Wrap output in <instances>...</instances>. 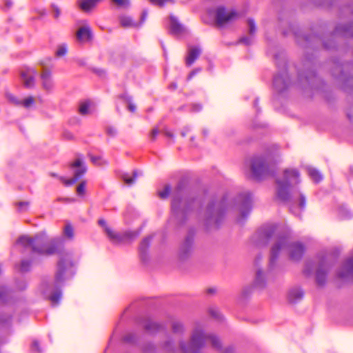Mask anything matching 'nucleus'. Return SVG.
<instances>
[{"label":"nucleus","mask_w":353,"mask_h":353,"mask_svg":"<svg viewBox=\"0 0 353 353\" xmlns=\"http://www.w3.org/2000/svg\"><path fill=\"white\" fill-rule=\"evenodd\" d=\"M276 230L274 225H265L252 237L257 246H265L274 239L270 252V265L273 266L279 254L285 252L292 261H299L305 252L304 245L300 242L292 241L288 234H276Z\"/></svg>","instance_id":"1"},{"label":"nucleus","mask_w":353,"mask_h":353,"mask_svg":"<svg viewBox=\"0 0 353 353\" xmlns=\"http://www.w3.org/2000/svg\"><path fill=\"white\" fill-rule=\"evenodd\" d=\"M201 205V199L188 194L185 191V183L180 181L172 192V219L176 224L182 225L185 223L188 213L200 208Z\"/></svg>","instance_id":"2"},{"label":"nucleus","mask_w":353,"mask_h":353,"mask_svg":"<svg viewBox=\"0 0 353 353\" xmlns=\"http://www.w3.org/2000/svg\"><path fill=\"white\" fill-rule=\"evenodd\" d=\"M207 343L210 344L212 349L221 351L222 343L219 337L205 332L202 325L196 324L192 330L189 343L181 341L179 348L182 353H205L203 349Z\"/></svg>","instance_id":"3"},{"label":"nucleus","mask_w":353,"mask_h":353,"mask_svg":"<svg viewBox=\"0 0 353 353\" xmlns=\"http://www.w3.org/2000/svg\"><path fill=\"white\" fill-rule=\"evenodd\" d=\"M74 263L71 254L67 253L63 255L57 264V269L54 275V281L51 284L52 292L49 295V299L52 303H58L62 293L61 287L65 281L71 279L74 274Z\"/></svg>","instance_id":"4"},{"label":"nucleus","mask_w":353,"mask_h":353,"mask_svg":"<svg viewBox=\"0 0 353 353\" xmlns=\"http://www.w3.org/2000/svg\"><path fill=\"white\" fill-rule=\"evenodd\" d=\"M57 242L54 239H49L45 232L37 234L34 237L21 236L17 241L25 249L30 248L33 253L46 255L57 252Z\"/></svg>","instance_id":"5"},{"label":"nucleus","mask_w":353,"mask_h":353,"mask_svg":"<svg viewBox=\"0 0 353 353\" xmlns=\"http://www.w3.org/2000/svg\"><path fill=\"white\" fill-rule=\"evenodd\" d=\"M228 196L212 198L208 203L205 213L204 222L207 227L217 228L222 222L225 210L228 209Z\"/></svg>","instance_id":"6"},{"label":"nucleus","mask_w":353,"mask_h":353,"mask_svg":"<svg viewBox=\"0 0 353 353\" xmlns=\"http://www.w3.org/2000/svg\"><path fill=\"white\" fill-rule=\"evenodd\" d=\"M299 176L296 169H286L283 172V178L276 179V196L279 200L283 202L292 201L293 187L300 183Z\"/></svg>","instance_id":"7"},{"label":"nucleus","mask_w":353,"mask_h":353,"mask_svg":"<svg viewBox=\"0 0 353 353\" xmlns=\"http://www.w3.org/2000/svg\"><path fill=\"white\" fill-rule=\"evenodd\" d=\"M278 148L274 146L272 152H268L263 156L255 157L251 163V171L253 176L261 179L274 175V157L277 155Z\"/></svg>","instance_id":"8"},{"label":"nucleus","mask_w":353,"mask_h":353,"mask_svg":"<svg viewBox=\"0 0 353 353\" xmlns=\"http://www.w3.org/2000/svg\"><path fill=\"white\" fill-rule=\"evenodd\" d=\"M352 64L346 63L341 64L338 61L333 63L332 75L338 81V84L345 92L353 91V75L347 73V70Z\"/></svg>","instance_id":"9"},{"label":"nucleus","mask_w":353,"mask_h":353,"mask_svg":"<svg viewBox=\"0 0 353 353\" xmlns=\"http://www.w3.org/2000/svg\"><path fill=\"white\" fill-rule=\"evenodd\" d=\"M98 224L103 228L104 232L113 243H127L134 240L140 234V230L115 232L108 226L103 219L98 221Z\"/></svg>","instance_id":"10"},{"label":"nucleus","mask_w":353,"mask_h":353,"mask_svg":"<svg viewBox=\"0 0 353 353\" xmlns=\"http://www.w3.org/2000/svg\"><path fill=\"white\" fill-rule=\"evenodd\" d=\"M252 199L250 192L241 193L234 201V208L239 213L238 222L242 223L249 215L252 210Z\"/></svg>","instance_id":"11"},{"label":"nucleus","mask_w":353,"mask_h":353,"mask_svg":"<svg viewBox=\"0 0 353 353\" xmlns=\"http://www.w3.org/2000/svg\"><path fill=\"white\" fill-rule=\"evenodd\" d=\"M194 234L193 230H190L181 241L178 248V257L181 261L188 259L194 251Z\"/></svg>","instance_id":"12"},{"label":"nucleus","mask_w":353,"mask_h":353,"mask_svg":"<svg viewBox=\"0 0 353 353\" xmlns=\"http://www.w3.org/2000/svg\"><path fill=\"white\" fill-rule=\"evenodd\" d=\"M276 65L279 68V71L274 77L273 86L278 92H282L289 88L291 81L287 72L285 62L277 63Z\"/></svg>","instance_id":"13"},{"label":"nucleus","mask_w":353,"mask_h":353,"mask_svg":"<svg viewBox=\"0 0 353 353\" xmlns=\"http://www.w3.org/2000/svg\"><path fill=\"white\" fill-rule=\"evenodd\" d=\"M336 36L344 37H353V21L344 25H339L336 27L334 32L331 35V39L327 41H323V47L330 50L335 47L333 37Z\"/></svg>","instance_id":"14"},{"label":"nucleus","mask_w":353,"mask_h":353,"mask_svg":"<svg viewBox=\"0 0 353 353\" xmlns=\"http://www.w3.org/2000/svg\"><path fill=\"white\" fill-rule=\"evenodd\" d=\"M72 168H77L74 173V176L70 179H65L63 176H59L57 174L50 172V176L57 177L64 183L65 185H72L75 183L86 172V167L83 165V161L81 159H77L74 163L71 164Z\"/></svg>","instance_id":"15"},{"label":"nucleus","mask_w":353,"mask_h":353,"mask_svg":"<svg viewBox=\"0 0 353 353\" xmlns=\"http://www.w3.org/2000/svg\"><path fill=\"white\" fill-rule=\"evenodd\" d=\"M239 17V14L235 10L227 11L224 7H219L216 10L215 19L219 26L233 21Z\"/></svg>","instance_id":"16"},{"label":"nucleus","mask_w":353,"mask_h":353,"mask_svg":"<svg viewBox=\"0 0 353 353\" xmlns=\"http://www.w3.org/2000/svg\"><path fill=\"white\" fill-rule=\"evenodd\" d=\"M139 324L149 334H156L159 332L165 330L164 325L152 321L149 318H144L139 321Z\"/></svg>","instance_id":"17"},{"label":"nucleus","mask_w":353,"mask_h":353,"mask_svg":"<svg viewBox=\"0 0 353 353\" xmlns=\"http://www.w3.org/2000/svg\"><path fill=\"white\" fill-rule=\"evenodd\" d=\"M37 71L32 68H25L21 70L20 76L23 85L27 88H32L34 85V78Z\"/></svg>","instance_id":"18"},{"label":"nucleus","mask_w":353,"mask_h":353,"mask_svg":"<svg viewBox=\"0 0 353 353\" xmlns=\"http://www.w3.org/2000/svg\"><path fill=\"white\" fill-rule=\"evenodd\" d=\"M337 276L343 280L353 279V256L343 264L337 272Z\"/></svg>","instance_id":"19"},{"label":"nucleus","mask_w":353,"mask_h":353,"mask_svg":"<svg viewBox=\"0 0 353 353\" xmlns=\"http://www.w3.org/2000/svg\"><path fill=\"white\" fill-rule=\"evenodd\" d=\"M153 238V235H149L141 241L139 247V253L141 260L143 263H146L149 261L148 249L150 242Z\"/></svg>","instance_id":"20"},{"label":"nucleus","mask_w":353,"mask_h":353,"mask_svg":"<svg viewBox=\"0 0 353 353\" xmlns=\"http://www.w3.org/2000/svg\"><path fill=\"white\" fill-rule=\"evenodd\" d=\"M327 273V267L325 265V260L323 259L318 267L316 272V281L318 285L323 286L326 282Z\"/></svg>","instance_id":"21"},{"label":"nucleus","mask_w":353,"mask_h":353,"mask_svg":"<svg viewBox=\"0 0 353 353\" xmlns=\"http://www.w3.org/2000/svg\"><path fill=\"white\" fill-rule=\"evenodd\" d=\"M77 39L81 42H88L92 39L93 34L91 28L84 25L79 28L76 33Z\"/></svg>","instance_id":"22"},{"label":"nucleus","mask_w":353,"mask_h":353,"mask_svg":"<svg viewBox=\"0 0 353 353\" xmlns=\"http://www.w3.org/2000/svg\"><path fill=\"white\" fill-rule=\"evenodd\" d=\"M201 53L200 48L194 46L190 47L188 50V54L185 59V63L188 66H190L199 58Z\"/></svg>","instance_id":"23"},{"label":"nucleus","mask_w":353,"mask_h":353,"mask_svg":"<svg viewBox=\"0 0 353 353\" xmlns=\"http://www.w3.org/2000/svg\"><path fill=\"white\" fill-rule=\"evenodd\" d=\"M43 88L46 90H50L53 87V83L51 79V72L47 68H43L41 74Z\"/></svg>","instance_id":"24"},{"label":"nucleus","mask_w":353,"mask_h":353,"mask_svg":"<svg viewBox=\"0 0 353 353\" xmlns=\"http://www.w3.org/2000/svg\"><path fill=\"white\" fill-rule=\"evenodd\" d=\"M303 295L304 292L300 288H294L289 291L288 299L290 303H294L301 300Z\"/></svg>","instance_id":"25"},{"label":"nucleus","mask_w":353,"mask_h":353,"mask_svg":"<svg viewBox=\"0 0 353 353\" xmlns=\"http://www.w3.org/2000/svg\"><path fill=\"white\" fill-rule=\"evenodd\" d=\"M170 328L172 333L178 335H182L185 332V328L183 322L179 319H172L170 321Z\"/></svg>","instance_id":"26"},{"label":"nucleus","mask_w":353,"mask_h":353,"mask_svg":"<svg viewBox=\"0 0 353 353\" xmlns=\"http://www.w3.org/2000/svg\"><path fill=\"white\" fill-rule=\"evenodd\" d=\"M170 28L171 33L173 34H179L184 31L183 26L179 23L177 19L172 15L170 17Z\"/></svg>","instance_id":"27"},{"label":"nucleus","mask_w":353,"mask_h":353,"mask_svg":"<svg viewBox=\"0 0 353 353\" xmlns=\"http://www.w3.org/2000/svg\"><path fill=\"white\" fill-rule=\"evenodd\" d=\"M265 286V279L263 272L259 269L256 272V276L254 281V287L259 289H263Z\"/></svg>","instance_id":"28"},{"label":"nucleus","mask_w":353,"mask_h":353,"mask_svg":"<svg viewBox=\"0 0 353 353\" xmlns=\"http://www.w3.org/2000/svg\"><path fill=\"white\" fill-rule=\"evenodd\" d=\"M160 347L165 353H173L175 350L174 341L170 337L160 344Z\"/></svg>","instance_id":"29"},{"label":"nucleus","mask_w":353,"mask_h":353,"mask_svg":"<svg viewBox=\"0 0 353 353\" xmlns=\"http://www.w3.org/2000/svg\"><path fill=\"white\" fill-rule=\"evenodd\" d=\"M307 173L310 178L315 181L316 183H318L322 180V176L319 173V172L313 168H307Z\"/></svg>","instance_id":"30"},{"label":"nucleus","mask_w":353,"mask_h":353,"mask_svg":"<svg viewBox=\"0 0 353 353\" xmlns=\"http://www.w3.org/2000/svg\"><path fill=\"white\" fill-rule=\"evenodd\" d=\"M111 3L119 8L127 9L130 6V0H111Z\"/></svg>","instance_id":"31"},{"label":"nucleus","mask_w":353,"mask_h":353,"mask_svg":"<svg viewBox=\"0 0 353 353\" xmlns=\"http://www.w3.org/2000/svg\"><path fill=\"white\" fill-rule=\"evenodd\" d=\"M137 176V171L134 170L133 172L132 177L129 176V175L128 174H123L122 175V179L127 185H131L134 183Z\"/></svg>","instance_id":"32"},{"label":"nucleus","mask_w":353,"mask_h":353,"mask_svg":"<svg viewBox=\"0 0 353 353\" xmlns=\"http://www.w3.org/2000/svg\"><path fill=\"white\" fill-rule=\"evenodd\" d=\"M304 79L310 85H313L316 79V74L314 71H309L304 75Z\"/></svg>","instance_id":"33"},{"label":"nucleus","mask_w":353,"mask_h":353,"mask_svg":"<svg viewBox=\"0 0 353 353\" xmlns=\"http://www.w3.org/2000/svg\"><path fill=\"white\" fill-rule=\"evenodd\" d=\"M63 234L65 235V236L70 239H72L73 238L74 230L72 226L70 223H68L65 225L63 229Z\"/></svg>","instance_id":"34"},{"label":"nucleus","mask_w":353,"mask_h":353,"mask_svg":"<svg viewBox=\"0 0 353 353\" xmlns=\"http://www.w3.org/2000/svg\"><path fill=\"white\" fill-rule=\"evenodd\" d=\"M137 341V338L135 334L128 333L123 336V341L128 343H135Z\"/></svg>","instance_id":"35"},{"label":"nucleus","mask_w":353,"mask_h":353,"mask_svg":"<svg viewBox=\"0 0 353 353\" xmlns=\"http://www.w3.org/2000/svg\"><path fill=\"white\" fill-rule=\"evenodd\" d=\"M29 205H30L29 201H19V202L16 203V206L17 207L19 212L27 211Z\"/></svg>","instance_id":"36"},{"label":"nucleus","mask_w":353,"mask_h":353,"mask_svg":"<svg viewBox=\"0 0 353 353\" xmlns=\"http://www.w3.org/2000/svg\"><path fill=\"white\" fill-rule=\"evenodd\" d=\"M31 262L28 260H23L21 263L19 270L21 272H27L30 270Z\"/></svg>","instance_id":"37"},{"label":"nucleus","mask_w":353,"mask_h":353,"mask_svg":"<svg viewBox=\"0 0 353 353\" xmlns=\"http://www.w3.org/2000/svg\"><path fill=\"white\" fill-rule=\"evenodd\" d=\"M8 290L4 286L0 287V301L6 302L7 301V297L9 296Z\"/></svg>","instance_id":"38"},{"label":"nucleus","mask_w":353,"mask_h":353,"mask_svg":"<svg viewBox=\"0 0 353 353\" xmlns=\"http://www.w3.org/2000/svg\"><path fill=\"white\" fill-rule=\"evenodd\" d=\"M248 32L250 35L253 36L256 31L255 23L253 19H249L248 20Z\"/></svg>","instance_id":"39"},{"label":"nucleus","mask_w":353,"mask_h":353,"mask_svg":"<svg viewBox=\"0 0 353 353\" xmlns=\"http://www.w3.org/2000/svg\"><path fill=\"white\" fill-rule=\"evenodd\" d=\"M171 192V186L170 185H165L163 190L159 192V196L161 199H166Z\"/></svg>","instance_id":"40"},{"label":"nucleus","mask_w":353,"mask_h":353,"mask_svg":"<svg viewBox=\"0 0 353 353\" xmlns=\"http://www.w3.org/2000/svg\"><path fill=\"white\" fill-rule=\"evenodd\" d=\"M303 39L304 40V42L306 43L305 46V48L309 47V45L312 41L321 40L318 37H316L315 35L304 36V37H303Z\"/></svg>","instance_id":"41"},{"label":"nucleus","mask_w":353,"mask_h":353,"mask_svg":"<svg viewBox=\"0 0 353 353\" xmlns=\"http://www.w3.org/2000/svg\"><path fill=\"white\" fill-rule=\"evenodd\" d=\"M90 104L88 102L82 103L79 106V113L81 115H86L89 112Z\"/></svg>","instance_id":"42"},{"label":"nucleus","mask_w":353,"mask_h":353,"mask_svg":"<svg viewBox=\"0 0 353 353\" xmlns=\"http://www.w3.org/2000/svg\"><path fill=\"white\" fill-rule=\"evenodd\" d=\"M121 25L124 27H130L132 26V20L131 18L128 17H122L120 19Z\"/></svg>","instance_id":"43"},{"label":"nucleus","mask_w":353,"mask_h":353,"mask_svg":"<svg viewBox=\"0 0 353 353\" xmlns=\"http://www.w3.org/2000/svg\"><path fill=\"white\" fill-rule=\"evenodd\" d=\"M21 105H23L26 108H28L31 105H32L34 103V99L32 97H28V98L21 101Z\"/></svg>","instance_id":"44"},{"label":"nucleus","mask_w":353,"mask_h":353,"mask_svg":"<svg viewBox=\"0 0 353 353\" xmlns=\"http://www.w3.org/2000/svg\"><path fill=\"white\" fill-rule=\"evenodd\" d=\"M7 99L16 105H21V101L17 99L13 94L10 93H6V94Z\"/></svg>","instance_id":"45"},{"label":"nucleus","mask_w":353,"mask_h":353,"mask_svg":"<svg viewBox=\"0 0 353 353\" xmlns=\"http://www.w3.org/2000/svg\"><path fill=\"white\" fill-rule=\"evenodd\" d=\"M67 53V46L65 44L60 45L57 51H56V55L57 57H62L65 55Z\"/></svg>","instance_id":"46"},{"label":"nucleus","mask_w":353,"mask_h":353,"mask_svg":"<svg viewBox=\"0 0 353 353\" xmlns=\"http://www.w3.org/2000/svg\"><path fill=\"white\" fill-rule=\"evenodd\" d=\"M85 191V181H81L77 188L79 195H83Z\"/></svg>","instance_id":"47"},{"label":"nucleus","mask_w":353,"mask_h":353,"mask_svg":"<svg viewBox=\"0 0 353 353\" xmlns=\"http://www.w3.org/2000/svg\"><path fill=\"white\" fill-rule=\"evenodd\" d=\"M51 8L53 12V15L55 19H58L61 15V10L60 8L54 3L51 5Z\"/></svg>","instance_id":"48"},{"label":"nucleus","mask_w":353,"mask_h":353,"mask_svg":"<svg viewBox=\"0 0 353 353\" xmlns=\"http://www.w3.org/2000/svg\"><path fill=\"white\" fill-rule=\"evenodd\" d=\"M150 3L159 7H163L168 2L173 3V0H150Z\"/></svg>","instance_id":"49"},{"label":"nucleus","mask_w":353,"mask_h":353,"mask_svg":"<svg viewBox=\"0 0 353 353\" xmlns=\"http://www.w3.org/2000/svg\"><path fill=\"white\" fill-rule=\"evenodd\" d=\"M239 42L241 43H243L246 46H249L252 43V37L251 35L249 37H248V36L242 37L240 39Z\"/></svg>","instance_id":"50"},{"label":"nucleus","mask_w":353,"mask_h":353,"mask_svg":"<svg viewBox=\"0 0 353 353\" xmlns=\"http://www.w3.org/2000/svg\"><path fill=\"white\" fill-rule=\"evenodd\" d=\"M290 31L292 32L293 33V34L294 35V37H296V39H297V42L300 44V45H303L301 43V41L300 40V35L299 34L298 32L296 30V28L292 26V25H290Z\"/></svg>","instance_id":"51"},{"label":"nucleus","mask_w":353,"mask_h":353,"mask_svg":"<svg viewBox=\"0 0 353 353\" xmlns=\"http://www.w3.org/2000/svg\"><path fill=\"white\" fill-rule=\"evenodd\" d=\"M159 134V130L157 128H154L152 129L150 134V139L151 141H154L156 140L157 136Z\"/></svg>","instance_id":"52"},{"label":"nucleus","mask_w":353,"mask_h":353,"mask_svg":"<svg viewBox=\"0 0 353 353\" xmlns=\"http://www.w3.org/2000/svg\"><path fill=\"white\" fill-rule=\"evenodd\" d=\"M90 160L91 161L95 164V165H101V157H99V156H93V155H90Z\"/></svg>","instance_id":"53"},{"label":"nucleus","mask_w":353,"mask_h":353,"mask_svg":"<svg viewBox=\"0 0 353 353\" xmlns=\"http://www.w3.org/2000/svg\"><path fill=\"white\" fill-rule=\"evenodd\" d=\"M32 351L34 353H41V351L39 348V344L37 341H33L31 347Z\"/></svg>","instance_id":"54"},{"label":"nucleus","mask_w":353,"mask_h":353,"mask_svg":"<svg viewBox=\"0 0 353 353\" xmlns=\"http://www.w3.org/2000/svg\"><path fill=\"white\" fill-rule=\"evenodd\" d=\"M299 205L301 209H304L305 207L306 199L305 197L301 193H299Z\"/></svg>","instance_id":"55"},{"label":"nucleus","mask_w":353,"mask_h":353,"mask_svg":"<svg viewBox=\"0 0 353 353\" xmlns=\"http://www.w3.org/2000/svg\"><path fill=\"white\" fill-rule=\"evenodd\" d=\"M118 98L128 103H130L132 101V97L128 96L126 93L119 95Z\"/></svg>","instance_id":"56"},{"label":"nucleus","mask_w":353,"mask_h":353,"mask_svg":"<svg viewBox=\"0 0 353 353\" xmlns=\"http://www.w3.org/2000/svg\"><path fill=\"white\" fill-rule=\"evenodd\" d=\"M106 132L108 135L114 137L117 134V130L114 127H108L106 129Z\"/></svg>","instance_id":"57"},{"label":"nucleus","mask_w":353,"mask_h":353,"mask_svg":"<svg viewBox=\"0 0 353 353\" xmlns=\"http://www.w3.org/2000/svg\"><path fill=\"white\" fill-rule=\"evenodd\" d=\"M210 313L213 317H214L217 319H219L221 318V314L217 310L210 309Z\"/></svg>","instance_id":"58"},{"label":"nucleus","mask_w":353,"mask_h":353,"mask_svg":"<svg viewBox=\"0 0 353 353\" xmlns=\"http://www.w3.org/2000/svg\"><path fill=\"white\" fill-rule=\"evenodd\" d=\"M63 136L64 139H65L67 140H72L74 139L73 134L69 131L63 132Z\"/></svg>","instance_id":"59"},{"label":"nucleus","mask_w":353,"mask_h":353,"mask_svg":"<svg viewBox=\"0 0 353 353\" xmlns=\"http://www.w3.org/2000/svg\"><path fill=\"white\" fill-rule=\"evenodd\" d=\"M200 71H201L200 68H196V69H194L192 71H191L190 73L188 76V78H187L188 80H190L196 74H197Z\"/></svg>","instance_id":"60"},{"label":"nucleus","mask_w":353,"mask_h":353,"mask_svg":"<svg viewBox=\"0 0 353 353\" xmlns=\"http://www.w3.org/2000/svg\"><path fill=\"white\" fill-rule=\"evenodd\" d=\"M345 211L344 209H341L340 210V213L341 214V216L343 217V218H350L351 217V213L348 211H346L345 212H343Z\"/></svg>","instance_id":"61"},{"label":"nucleus","mask_w":353,"mask_h":353,"mask_svg":"<svg viewBox=\"0 0 353 353\" xmlns=\"http://www.w3.org/2000/svg\"><path fill=\"white\" fill-rule=\"evenodd\" d=\"M128 109L131 112H134L136 111L137 107L135 105L131 103V102L128 103Z\"/></svg>","instance_id":"62"},{"label":"nucleus","mask_w":353,"mask_h":353,"mask_svg":"<svg viewBox=\"0 0 353 353\" xmlns=\"http://www.w3.org/2000/svg\"><path fill=\"white\" fill-rule=\"evenodd\" d=\"M4 6L6 8H10L12 6L11 0H4Z\"/></svg>","instance_id":"63"},{"label":"nucleus","mask_w":353,"mask_h":353,"mask_svg":"<svg viewBox=\"0 0 353 353\" xmlns=\"http://www.w3.org/2000/svg\"><path fill=\"white\" fill-rule=\"evenodd\" d=\"M223 353H234L232 347H227L224 350Z\"/></svg>","instance_id":"64"}]
</instances>
